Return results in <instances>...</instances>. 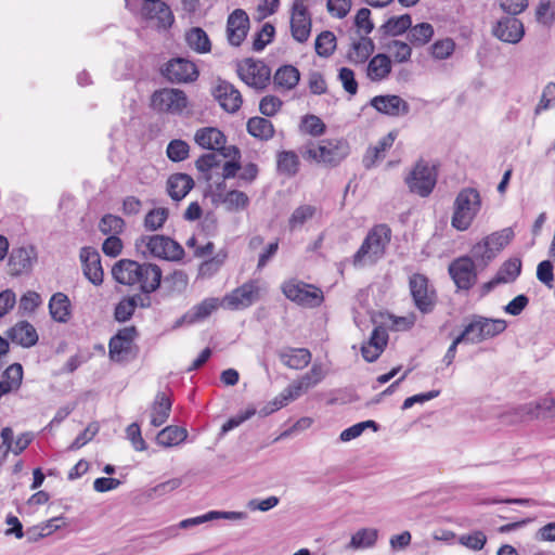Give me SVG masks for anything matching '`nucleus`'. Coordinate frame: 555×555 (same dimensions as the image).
<instances>
[{
  "label": "nucleus",
  "instance_id": "obj_1",
  "mask_svg": "<svg viewBox=\"0 0 555 555\" xmlns=\"http://www.w3.org/2000/svg\"><path fill=\"white\" fill-rule=\"evenodd\" d=\"M390 240L391 230L387 224L382 223L373 227L366 234L360 248L353 255V266L360 268L365 264L376 263L384 257Z\"/></svg>",
  "mask_w": 555,
  "mask_h": 555
},
{
  "label": "nucleus",
  "instance_id": "obj_2",
  "mask_svg": "<svg viewBox=\"0 0 555 555\" xmlns=\"http://www.w3.org/2000/svg\"><path fill=\"white\" fill-rule=\"evenodd\" d=\"M137 253L144 257L152 256L155 258L178 261L184 256L183 247L166 235H141L134 243Z\"/></svg>",
  "mask_w": 555,
  "mask_h": 555
},
{
  "label": "nucleus",
  "instance_id": "obj_3",
  "mask_svg": "<svg viewBox=\"0 0 555 555\" xmlns=\"http://www.w3.org/2000/svg\"><path fill=\"white\" fill-rule=\"evenodd\" d=\"M480 206L479 192L472 188L463 189L454 201L452 227L459 231L467 230L480 210Z\"/></svg>",
  "mask_w": 555,
  "mask_h": 555
},
{
  "label": "nucleus",
  "instance_id": "obj_4",
  "mask_svg": "<svg viewBox=\"0 0 555 555\" xmlns=\"http://www.w3.org/2000/svg\"><path fill=\"white\" fill-rule=\"evenodd\" d=\"M350 153V146L345 139L323 140L319 144L307 147L305 155L327 166H337Z\"/></svg>",
  "mask_w": 555,
  "mask_h": 555
},
{
  "label": "nucleus",
  "instance_id": "obj_5",
  "mask_svg": "<svg viewBox=\"0 0 555 555\" xmlns=\"http://www.w3.org/2000/svg\"><path fill=\"white\" fill-rule=\"evenodd\" d=\"M507 327V323L503 319H490L481 315H473L472 320L465 325L461 333L465 343L478 344L487 339H491Z\"/></svg>",
  "mask_w": 555,
  "mask_h": 555
},
{
  "label": "nucleus",
  "instance_id": "obj_6",
  "mask_svg": "<svg viewBox=\"0 0 555 555\" xmlns=\"http://www.w3.org/2000/svg\"><path fill=\"white\" fill-rule=\"evenodd\" d=\"M282 292L287 299L299 306L315 308L324 301L321 288L298 280H289L282 284Z\"/></svg>",
  "mask_w": 555,
  "mask_h": 555
},
{
  "label": "nucleus",
  "instance_id": "obj_7",
  "mask_svg": "<svg viewBox=\"0 0 555 555\" xmlns=\"http://www.w3.org/2000/svg\"><path fill=\"white\" fill-rule=\"evenodd\" d=\"M404 182L411 193L421 197H427L437 183L436 169L435 167H430L426 162L418 160L405 177Z\"/></svg>",
  "mask_w": 555,
  "mask_h": 555
},
{
  "label": "nucleus",
  "instance_id": "obj_8",
  "mask_svg": "<svg viewBox=\"0 0 555 555\" xmlns=\"http://www.w3.org/2000/svg\"><path fill=\"white\" fill-rule=\"evenodd\" d=\"M409 286L416 309L423 314L431 313L437 304V293L429 280L424 274L415 273L410 278Z\"/></svg>",
  "mask_w": 555,
  "mask_h": 555
},
{
  "label": "nucleus",
  "instance_id": "obj_9",
  "mask_svg": "<svg viewBox=\"0 0 555 555\" xmlns=\"http://www.w3.org/2000/svg\"><path fill=\"white\" fill-rule=\"evenodd\" d=\"M160 75L170 83L181 85L197 80V65L185 57H172L160 67Z\"/></svg>",
  "mask_w": 555,
  "mask_h": 555
},
{
  "label": "nucleus",
  "instance_id": "obj_10",
  "mask_svg": "<svg viewBox=\"0 0 555 555\" xmlns=\"http://www.w3.org/2000/svg\"><path fill=\"white\" fill-rule=\"evenodd\" d=\"M238 77L249 87L263 90L271 80L270 67L260 60L246 59L237 66Z\"/></svg>",
  "mask_w": 555,
  "mask_h": 555
},
{
  "label": "nucleus",
  "instance_id": "obj_11",
  "mask_svg": "<svg viewBox=\"0 0 555 555\" xmlns=\"http://www.w3.org/2000/svg\"><path fill=\"white\" fill-rule=\"evenodd\" d=\"M139 333L135 326L120 328L108 343V354L114 362H125L133 357L134 339Z\"/></svg>",
  "mask_w": 555,
  "mask_h": 555
},
{
  "label": "nucleus",
  "instance_id": "obj_12",
  "mask_svg": "<svg viewBox=\"0 0 555 555\" xmlns=\"http://www.w3.org/2000/svg\"><path fill=\"white\" fill-rule=\"evenodd\" d=\"M188 104L185 92L175 88L157 90L151 98V105L154 109L171 114H181Z\"/></svg>",
  "mask_w": 555,
  "mask_h": 555
},
{
  "label": "nucleus",
  "instance_id": "obj_13",
  "mask_svg": "<svg viewBox=\"0 0 555 555\" xmlns=\"http://www.w3.org/2000/svg\"><path fill=\"white\" fill-rule=\"evenodd\" d=\"M260 281L249 280L225 295L223 304L232 310L245 309L260 299Z\"/></svg>",
  "mask_w": 555,
  "mask_h": 555
},
{
  "label": "nucleus",
  "instance_id": "obj_14",
  "mask_svg": "<svg viewBox=\"0 0 555 555\" xmlns=\"http://www.w3.org/2000/svg\"><path fill=\"white\" fill-rule=\"evenodd\" d=\"M448 272L457 289L469 291L477 282L476 266L469 256L455 258L449 264Z\"/></svg>",
  "mask_w": 555,
  "mask_h": 555
},
{
  "label": "nucleus",
  "instance_id": "obj_15",
  "mask_svg": "<svg viewBox=\"0 0 555 555\" xmlns=\"http://www.w3.org/2000/svg\"><path fill=\"white\" fill-rule=\"evenodd\" d=\"M312 28L310 12L302 0H294L291 14V34L299 43L308 41Z\"/></svg>",
  "mask_w": 555,
  "mask_h": 555
},
{
  "label": "nucleus",
  "instance_id": "obj_16",
  "mask_svg": "<svg viewBox=\"0 0 555 555\" xmlns=\"http://www.w3.org/2000/svg\"><path fill=\"white\" fill-rule=\"evenodd\" d=\"M140 14L142 18L154 22L155 27L158 29H167L171 27L175 21L169 5L160 0L143 2Z\"/></svg>",
  "mask_w": 555,
  "mask_h": 555
},
{
  "label": "nucleus",
  "instance_id": "obj_17",
  "mask_svg": "<svg viewBox=\"0 0 555 555\" xmlns=\"http://www.w3.org/2000/svg\"><path fill=\"white\" fill-rule=\"evenodd\" d=\"M369 105L389 117L405 116L410 113V104L397 94L376 95L370 100Z\"/></svg>",
  "mask_w": 555,
  "mask_h": 555
},
{
  "label": "nucleus",
  "instance_id": "obj_18",
  "mask_svg": "<svg viewBox=\"0 0 555 555\" xmlns=\"http://www.w3.org/2000/svg\"><path fill=\"white\" fill-rule=\"evenodd\" d=\"M492 34L503 42L516 44L524 38L525 27L517 17L504 16L495 23Z\"/></svg>",
  "mask_w": 555,
  "mask_h": 555
},
{
  "label": "nucleus",
  "instance_id": "obj_19",
  "mask_svg": "<svg viewBox=\"0 0 555 555\" xmlns=\"http://www.w3.org/2000/svg\"><path fill=\"white\" fill-rule=\"evenodd\" d=\"M212 95L219 105L230 114L236 113L243 103L241 92L225 80H219L212 89Z\"/></svg>",
  "mask_w": 555,
  "mask_h": 555
},
{
  "label": "nucleus",
  "instance_id": "obj_20",
  "mask_svg": "<svg viewBox=\"0 0 555 555\" xmlns=\"http://www.w3.org/2000/svg\"><path fill=\"white\" fill-rule=\"evenodd\" d=\"M79 257L86 279L95 286L101 285L103 283L104 271L99 251L94 247L85 246L80 249Z\"/></svg>",
  "mask_w": 555,
  "mask_h": 555
},
{
  "label": "nucleus",
  "instance_id": "obj_21",
  "mask_svg": "<svg viewBox=\"0 0 555 555\" xmlns=\"http://www.w3.org/2000/svg\"><path fill=\"white\" fill-rule=\"evenodd\" d=\"M36 260L37 253L33 246L14 247L9 255V273L13 276L28 273Z\"/></svg>",
  "mask_w": 555,
  "mask_h": 555
},
{
  "label": "nucleus",
  "instance_id": "obj_22",
  "mask_svg": "<svg viewBox=\"0 0 555 555\" xmlns=\"http://www.w3.org/2000/svg\"><path fill=\"white\" fill-rule=\"evenodd\" d=\"M249 29V17L242 9H235L227 21V37L231 46L240 47Z\"/></svg>",
  "mask_w": 555,
  "mask_h": 555
},
{
  "label": "nucleus",
  "instance_id": "obj_23",
  "mask_svg": "<svg viewBox=\"0 0 555 555\" xmlns=\"http://www.w3.org/2000/svg\"><path fill=\"white\" fill-rule=\"evenodd\" d=\"M138 273L139 288L144 294L156 292L163 279V271L159 266L151 262H142Z\"/></svg>",
  "mask_w": 555,
  "mask_h": 555
},
{
  "label": "nucleus",
  "instance_id": "obj_24",
  "mask_svg": "<svg viewBox=\"0 0 555 555\" xmlns=\"http://www.w3.org/2000/svg\"><path fill=\"white\" fill-rule=\"evenodd\" d=\"M218 308V299L206 298L198 305L180 317L173 325V328L181 327L182 325H191L201 322L208 318Z\"/></svg>",
  "mask_w": 555,
  "mask_h": 555
},
{
  "label": "nucleus",
  "instance_id": "obj_25",
  "mask_svg": "<svg viewBox=\"0 0 555 555\" xmlns=\"http://www.w3.org/2000/svg\"><path fill=\"white\" fill-rule=\"evenodd\" d=\"M141 263L132 259H120L112 268L114 280L122 285L133 286L138 283Z\"/></svg>",
  "mask_w": 555,
  "mask_h": 555
},
{
  "label": "nucleus",
  "instance_id": "obj_26",
  "mask_svg": "<svg viewBox=\"0 0 555 555\" xmlns=\"http://www.w3.org/2000/svg\"><path fill=\"white\" fill-rule=\"evenodd\" d=\"M7 335L14 344L24 348L33 347L38 343L37 331L28 321L17 322Z\"/></svg>",
  "mask_w": 555,
  "mask_h": 555
},
{
  "label": "nucleus",
  "instance_id": "obj_27",
  "mask_svg": "<svg viewBox=\"0 0 555 555\" xmlns=\"http://www.w3.org/2000/svg\"><path fill=\"white\" fill-rule=\"evenodd\" d=\"M166 185L168 195L173 201L179 202L194 188V180L188 173L177 172L167 179Z\"/></svg>",
  "mask_w": 555,
  "mask_h": 555
},
{
  "label": "nucleus",
  "instance_id": "obj_28",
  "mask_svg": "<svg viewBox=\"0 0 555 555\" xmlns=\"http://www.w3.org/2000/svg\"><path fill=\"white\" fill-rule=\"evenodd\" d=\"M195 142L203 149L217 151L225 144L227 138L222 131L215 127L201 128L195 132Z\"/></svg>",
  "mask_w": 555,
  "mask_h": 555
},
{
  "label": "nucleus",
  "instance_id": "obj_29",
  "mask_svg": "<svg viewBox=\"0 0 555 555\" xmlns=\"http://www.w3.org/2000/svg\"><path fill=\"white\" fill-rule=\"evenodd\" d=\"M397 138V132L390 131L387 135L383 137L375 146L367 149L363 156V166L366 169L373 168L376 163L385 157V153L389 150Z\"/></svg>",
  "mask_w": 555,
  "mask_h": 555
},
{
  "label": "nucleus",
  "instance_id": "obj_30",
  "mask_svg": "<svg viewBox=\"0 0 555 555\" xmlns=\"http://www.w3.org/2000/svg\"><path fill=\"white\" fill-rule=\"evenodd\" d=\"M72 305L64 293H55L49 300L51 318L59 323H67L72 317Z\"/></svg>",
  "mask_w": 555,
  "mask_h": 555
},
{
  "label": "nucleus",
  "instance_id": "obj_31",
  "mask_svg": "<svg viewBox=\"0 0 555 555\" xmlns=\"http://www.w3.org/2000/svg\"><path fill=\"white\" fill-rule=\"evenodd\" d=\"M284 365L293 370H302L311 361V352L307 348H288L279 353Z\"/></svg>",
  "mask_w": 555,
  "mask_h": 555
},
{
  "label": "nucleus",
  "instance_id": "obj_32",
  "mask_svg": "<svg viewBox=\"0 0 555 555\" xmlns=\"http://www.w3.org/2000/svg\"><path fill=\"white\" fill-rule=\"evenodd\" d=\"M391 73V61L386 54L379 53L373 56L366 67V75L372 81H382Z\"/></svg>",
  "mask_w": 555,
  "mask_h": 555
},
{
  "label": "nucleus",
  "instance_id": "obj_33",
  "mask_svg": "<svg viewBox=\"0 0 555 555\" xmlns=\"http://www.w3.org/2000/svg\"><path fill=\"white\" fill-rule=\"evenodd\" d=\"M206 521H209L208 513L201 516L183 519L177 526H171L163 530H159L155 532L152 537L157 539L159 542H164L177 537L179 529H190L192 527L199 526Z\"/></svg>",
  "mask_w": 555,
  "mask_h": 555
},
{
  "label": "nucleus",
  "instance_id": "obj_34",
  "mask_svg": "<svg viewBox=\"0 0 555 555\" xmlns=\"http://www.w3.org/2000/svg\"><path fill=\"white\" fill-rule=\"evenodd\" d=\"M300 80L299 70L293 65L279 67L273 76V83L276 89L292 90Z\"/></svg>",
  "mask_w": 555,
  "mask_h": 555
},
{
  "label": "nucleus",
  "instance_id": "obj_35",
  "mask_svg": "<svg viewBox=\"0 0 555 555\" xmlns=\"http://www.w3.org/2000/svg\"><path fill=\"white\" fill-rule=\"evenodd\" d=\"M171 400L166 396V393L158 392L156 395L151 415V424L154 427H159L166 423L171 411Z\"/></svg>",
  "mask_w": 555,
  "mask_h": 555
},
{
  "label": "nucleus",
  "instance_id": "obj_36",
  "mask_svg": "<svg viewBox=\"0 0 555 555\" xmlns=\"http://www.w3.org/2000/svg\"><path fill=\"white\" fill-rule=\"evenodd\" d=\"M215 201L225 205L230 211L243 210L249 205V197L246 193L237 190L228 191L225 193H215Z\"/></svg>",
  "mask_w": 555,
  "mask_h": 555
},
{
  "label": "nucleus",
  "instance_id": "obj_37",
  "mask_svg": "<svg viewBox=\"0 0 555 555\" xmlns=\"http://www.w3.org/2000/svg\"><path fill=\"white\" fill-rule=\"evenodd\" d=\"M374 51V42L367 36H362L360 40L352 42L347 57L351 63H364Z\"/></svg>",
  "mask_w": 555,
  "mask_h": 555
},
{
  "label": "nucleus",
  "instance_id": "obj_38",
  "mask_svg": "<svg viewBox=\"0 0 555 555\" xmlns=\"http://www.w3.org/2000/svg\"><path fill=\"white\" fill-rule=\"evenodd\" d=\"M246 128L250 135L262 141H268L274 135L273 124L264 117L255 116L249 118Z\"/></svg>",
  "mask_w": 555,
  "mask_h": 555
},
{
  "label": "nucleus",
  "instance_id": "obj_39",
  "mask_svg": "<svg viewBox=\"0 0 555 555\" xmlns=\"http://www.w3.org/2000/svg\"><path fill=\"white\" fill-rule=\"evenodd\" d=\"M412 24L410 14L392 16L388 18L378 29L384 36H400L409 30Z\"/></svg>",
  "mask_w": 555,
  "mask_h": 555
},
{
  "label": "nucleus",
  "instance_id": "obj_40",
  "mask_svg": "<svg viewBox=\"0 0 555 555\" xmlns=\"http://www.w3.org/2000/svg\"><path fill=\"white\" fill-rule=\"evenodd\" d=\"M188 46L197 53H208L211 50V42L207 33L201 27H192L185 34Z\"/></svg>",
  "mask_w": 555,
  "mask_h": 555
},
{
  "label": "nucleus",
  "instance_id": "obj_41",
  "mask_svg": "<svg viewBox=\"0 0 555 555\" xmlns=\"http://www.w3.org/2000/svg\"><path fill=\"white\" fill-rule=\"evenodd\" d=\"M435 30L429 23H420L411 27L408 30L406 38L413 47H423L427 44L434 37Z\"/></svg>",
  "mask_w": 555,
  "mask_h": 555
},
{
  "label": "nucleus",
  "instance_id": "obj_42",
  "mask_svg": "<svg viewBox=\"0 0 555 555\" xmlns=\"http://www.w3.org/2000/svg\"><path fill=\"white\" fill-rule=\"evenodd\" d=\"M188 437V431L183 427L167 426L162 429L157 437L156 442L165 448L175 447L183 442Z\"/></svg>",
  "mask_w": 555,
  "mask_h": 555
},
{
  "label": "nucleus",
  "instance_id": "obj_43",
  "mask_svg": "<svg viewBox=\"0 0 555 555\" xmlns=\"http://www.w3.org/2000/svg\"><path fill=\"white\" fill-rule=\"evenodd\" d=\"M299 157L294 151H282L276 156V169L279 173L294 177L299 170Z\"/></svg>",
  "mask_w": 555,
  "mask_h": 555
},
{
  "label": "nucleus",
  "instance_id": "obj_44",
  "mask_svg": "<svg viewBox=\"0 0 555 555\" xmlns=\"http://www.w3.org/2000/svg\"><path fill=\"white\" fill-rule=\"evenodd\" d=\"M377 538V529L363 528L352 534L348 547L352 550L370 548L375 545Z\"/></svg>",
  "mask_w": 555,
  "mask_h": 555
},
{
  "label": "nucleus",
  "instance_id": "obj_45",
  "mask_svg": "<svg viewBox=\"0 0 555 555\" xmlns=\"http://www.w3.org/2000/svg\"><path fill=\"white\" fill-rule=\"evenodd\" d=\"M315 53L322 57H330L336 49V37L334 33L324 30L315 39Z\"/></svg>",
  "mask_w": 555,
  "mask_h": 555
},
{
  "label": "nucleus",
  "instance_id": "obj_46",
  "mask_svg": "<svg viewBox=\"0 0 555 555\" xmlns=\"http://www.w3.org/2000/svg\"><path fill=\"white\" fill-rule=\"evenodd\" d=\"M521 273V260L511 258L503 262L496 272V276L502 279V284L514 282Z\"/></svg>",
  "mask_w": 555,
  "mask_h": 555
},
{
  "label": "nucleus",
  "instance_id": "obj_47",
  "mask_svg": "<svg viewBox=\"0 0 555 555\" xmlns=\"http://www.w3.org/2000/svg\"><path fill=\"white\" fill-rule=\"evenodd\" d=\"M317 209L312 205H301L297 207L288 219V227L292 231L302 227L309 219H311Z\"/></svg>",
  "mask_w": 555,
  "mask_h": 555
},
{
  "label": "nucleus",
  "instance_id": "obj_48",
  "mask_svg": "<svg viewBox=\"0 0 555 555\" xmlns=\"http://www.w3.org/2000/svg\"><path fill=\"white\" fill-rule=\"evenodd\" d=\"M515 233L513 228H504L501 231L493 232L488 235L486 238L488 240L491 247L494 249V254L502 250L505 246H507L512 240L514 238Z\"/></svg>",
  "mask_w": 555,
  "mask_h": 555
},
{
  "label": "nucleus",
  "instance_id": "obj_49",
  "mask_svg": "<svg viewBox=\"0 0 555 555\" xmlns=\"http://www.w3.org/2000/svg\"><path fill=\"white\" fill-rule=\"evenodd\" d=\"M169 210L164 207L154 208L147 212L144 219V227L150 231H156L163 228L168 219Z\"/></svg>",
  "mask_w": 555,
  "mask_h": 555
},
{
  "label": "nucleus",
  "instance_id": "obj_50",
  "mask_svg": "<svg viewBox=\"0 0 555 555\" xmlns=\"http://www.w3.org/2000/svg\"><path fill=\"white\" fill-rule=\"evenodd\" d=\"M167 156L171 162L179 163L189 157L190 146L180 139H175L167 145Z\"/></svg>",
  "mask_w": 555,
  "mask_h": 555
},
{
  "label": "nucleus",
  "instance_id": "obj_51",
  "mask_svg": "<svg viewBox=\"0 0 555 555\" xmlns=\"http://www.w3.org/2000/svg\"><path fill=\"white\" fill-rule=\"evenodd\" d=\"M455 50V42L451 38L435 41L430 47V54L436 60L450 57Z\"/></svg>",
  "mask_w": 555,
  "mask_h": 555
},
{
  "label": "nucleus",
  "instance_id": "obj_52",
  "mask_svg": "<svg viewBox=\"0 0 555 555\" xmlns=\"http://www.w3.org/2000/svg\"><path fill=\"white\" fill-rule=\"evenodd\" d=\"M275 28L272 24L266 23L261 29L256 33L253 40V50L256 52L262 51L274 37Z\"/></svg>",
  "mask_w": 555,
  "mask_h": 555
},
{
  "label": "nucleus",
  "instance_id": "obj_53",
  "mask_svg": "<svg viewBox=\"0 0 555 555\" xmlns=\"http://www.w3.org/2000/svg\"><path fill=\"white\" fill-rule=\"evenodd\" d=\"M135 310L134 298L129 296L124 297L116 306L114 310V318L118 322L129 321Z\"/></svg>",
  "mask_w": 555,
  "mask_h": 555
},
{
  "label": "nucleus",
  "instance_id": "obj_54",
  "mask_svg": "<svg viewBox=\"0 0 555 555\" xmlns=\"http://www.w3.org/2000/svg\"><path fill=\"white\" fill-rule=\"evenodd\" d=\"M494 257V249L491 247L486 237L475 244L472 248L470 258L481 261L485 266L488 264Z\"/></svg>",
  "mask_w": 555,
  "mask_h": 555
},
{
  "label": "nucleus",
  "instance_id": "obj_55",
  "mask_svg": "<svg viewBox=\"0 0 555 555\" xmlns=\"http://www.w3.org/2000/svg\"><path fill=\"white\" fill-rule=\"evenodd\" d=\"M124 227L125 221L120 217L111 214L103 216L99 223L100 231L103 234L113 233L117 235L122 232Z\"/></svg>",
  "mask_w": 555,
  "mask_h": 555
},
{
  "label": "nucleus",
  "instance_id": "obj_56",
  "mask_svg": "<svg viewBox=\"0 0 555 555\" xmlns=\"http://www.w3.org/2000/svg\"><path fill=\"white\" fill-rule=\"evenodd\" d=\"M537 21L543 25H552L555 21V4L551 0H540L535 10Z\"/></svg>",
  "mask_w": 555,
  "mask_h": 555
},
{
  "label": "nucleus",
  "instance_id": "obj_57",
  "mask_svg": "<svg viewBox=\"0 0 555 555\" xmlns=\"http://www.w3.org/2000/svg\"><path fill=\"white\" fill-rule=\"evenodd\" d=\"M294 398H288V390L285 388L279 396H276L272 401L266 403L257 413L261 417H266L273 412L285 406L289 401H293Z\"/></svg>",
  "mask_w": 555,
  "mask_h": 555
},
{
  "label": "nucleus",
  "instance_id": "obj_58",
  "mask_svg": "<svg viewBox=\"0 0 555 555\" xmlns=\"http://www.w3.org/2000/svg\"><path fill=\"white\" fill-rule=\"evenodd\" d=\"M319 383L308 374L301 376V378L293 384L288 385L286 389L288 390V398L297 399L304 391L314 387Z\"/></svg>",
  "mask_w": 555,
  "mask_h": 555
},
{
  "label": "nucleus",
  "instance_id": "obj_59",
  "mask_svg": "<svg viewBox=\"0 0 555 555\" xmlns=\"http://www.w3.org/2000/svg\"><path fill=\"white\" fill-rule=\"evenodd\" d=\"M389 51L392 53L395 61L398 63H405L410 61L412 49L409 43L400 40H392L388 44Z\"/></svg>",
  "mask_w": 555,
  "mask_h": 555
},
{
  "label": "nucleus",
  "instance_id": "obj_60",
  "mask_svg": "<svg viewBox=\"0 0 555 555\" xmlns=\"http://www.w3.org/2000/svg\"><path fill=\"white\" fill-rule=\"evenodd\" d=\"M301 128L306 133L313 137L322 135L325 132V124L315 115H307L302 118Z\"/></svg>",
  "mask_w": 555,
  "mask_h": 555
},
{
  "label": "nucleus",
  "instance_id": "obj_61",
  "mask_svg": "<svg viewBox=\"0 0 555 555\" xmlns=\"http://www.w3.org/2000/svg\"><path fill=\"white\" fill-rule=\"evenodd\" d=\"M220 162L218 153H207L197 158L195 167L199 172L207 175V179H210L209 171L218 167Z\"/></svg>",
  "mask_w": 555,
  "mask_h": 555
},
{
  "label": "nucleus",
  "instance_id": "obj_62",
  "mask_svg": "<svg viewBox=\"0 0 555 555\" xmlns=\"http://www.w3.org/2000/svg\"><path fill=\"white\" fill-rule=\"evenodd\" d=\"M338 80L347 93L350 95L357 94L359 86L354 77V72L351 68L341 67L338 72Z\"/></svg>",
  "mask_w": 555,
  "mask_h": 555
},
{
  "label": "nucleus",
  "instance_id": "obj_63",
  "mask_svg": "<svg viewBox=\"0 0 555 555\" xmlns=\"http://www.w3.org/2000/svg\"><path fill=\"white\" fill-rule=\"evenodd\" d=\"M283 102L275 95H267L259 103V111L263 116L272 117L282 107Z\"/></svg>",
  "mask_w": 555,
  "mask_h": 555
},
{
  "label": "nucleus",
  "instance_id": "obj_64",
  "mask_svg": "<svg viewBox=\"0 0 555 555\" xmlns=\"http://www.w3.org/2000/svg\"><path fill=\"white\" fill-rule=\"evenodd\" d=\"M23 379V366L20 363L11 364L2 374V380H8L13 389L20 388Z\"/></svg>",
  "mask_w": 555,
  "mask_h": 555
}]
</instances>
